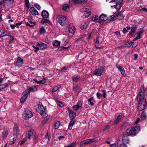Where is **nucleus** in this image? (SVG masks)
<instances>
[{"mask_svg": "<svg viewBox=\"0 0 147 147\" xmlns=\"http://www.w3.org/2000/svg\"><path fill=\"white\" fill-rule=\"evenodd\" d=\"M140 130V127L138 126H136L135 127L128 129L125 132V135L127 136H134Z\"/></svg>", "mask_w": 147, "mask_h": 147, "instance_id": "1", "label": "nucleus"}, {"mask_svg": "<svg viewBox=\"0 0 147 147\" xmlns=\"http://www.w3.org/2000/svg\"><path fill=\"white\" fill-rule=\"evenodd\" d=\"M138 102V109L139 111H142L146 108V101L145 98H137Z\"/></svg>", "mask_w": 147, "mask_h": 147, "instance_id": "2", "label": "nucleus"}, {"mask_svg": "<svg viewBox=\"0 0 147 147\" xmlns=\"http://www.w3.org/2000/svg\"><path fill=\"white\" fill-rule=\"evenodd\" d=\"M36 111L40 113L41 115L43 117H45V116L47 115L46 108L44 107L42 105H38V108L36 109Z\"/></svg>", "mask_w": 147, "mask_h": 147, "instance_id": "3", "label": "nucleus"}, {"mask_svg": "<svg viewBox=\"0 0 147 147\" xmlns=\"http://www.w3.org/2000/svg\"><path fill=\"white\" fill-rule=\"evenodd\" d=\"M57 20L61 25L63 26L65 24L66 18L61 15H59L57 17Z\"/></svg>", "mask_w": 147, "mask_h": 147, "instance_id": "4", "label": "nucleus"}, {"mask_svg": "<svg viewBox=\"0 0 147 147\" xmlns=\"http://www.w3.org/2000/svg\"><path fill=\"white\" fill-rule=\"evenodd\" d=\"M26 137L28 139L32 137H34L35 138H37V135L35 131L31 129L27 133Z\"/></svg>", "mask_w": 147, "mask_h": 147, "instance_id": "5", "label": "nucleus"}, {"mask_svg": "<svg viewBox=\"0 0 147 147\" xmlns=\"http://www.w3.org/2000/svg\"><path fill=\"white\" fill-rule=\"evenodd\" d=\"M96 141L95 139H88L82 141L80 145V146H84L86 145L91 144Z\"/></svg>", "mask_w": 147, "mask_h": 147, "instance_id": "6", "label": "nucleus"}, {"mask_svg": "<svg viewBox=\"0 0 147 147\" xmlns=\"http://www.w3.org/2000/svg\"><path fill=\"white\" fill-rule=\"evenodd\" d=\"M104 71V68L100 67L97 69H96L93 72V74L97 76H100L101 75Z\"/></svg>", "mask_w": 147, "mask_h": 147, "instance_id": "7", "label": "nucleus"}, {"mask_svg": "<svg viewBox=\"0 0 147 147\" xmlns=\"http://www.w3.org/2000/svg\"><path fill=\"white\" fill-rule=\"evenodd\" d=\"M23 115L26 119H28L33 116L32 112L28 110H25V112Z\"/></svg>", "mask_w": 147, "mask_h": 147, "instance_id": "8", "label": "nucleus"}, {"mask_svg": "<svg viewBox=\"0 0 147 147\" xmlns=\"http://www.w3.org/2000/svg\"><path fill=\"white\" fill-rule=\"evenodd\" d=\"M141 92L138 95L137 98H145V90L143 85L141 86L140 88Z\"/></svg>", "mask_w": 147, "mask_h": 147, "instance_id": "9", "label": "nucleus"}, {"mask_svg": "<svg viewBox=\"0 0 147 147\" xmlns=\"http://www.w3.org/2000/svg\"><path fill=\"white\" fill-rule=\"evenodd\" d=\"M19 133V129L18 125L17 123H15L14 126L13 127L14 136H17Z\"/></svg>", "mask_w": 147, "mask_h": 147, "instance_id": "10", "label": "nucleus"}, {"mask_svg": "<svg viewBox=\"0 0 147 147\" xmlns=\"http://www.w3.org/2000/svg\"><path fill=\"white\" fill-rule=\"evenodd\" d=\"M116 67L119 69V70L120 71L122 75L125 76V73L124 71V68L121 66L117 65H116Z\"/></svg>", "mask_w": 147, "mask_h": 147, "instance_id": "11", "label": "nucleus"}, {"mask_svg": "<svg viewBox=\"0 0 147 147\" xmlns=\"http://www.w3.org/2000/svg\"><path fill=\"white\" fill-rule=\"evenodd\" d=\"M75 30V28L72 24H70L69 26V31L71 34L74 33Z\"/></svg>", "mask_w": 147, "mask_h": 147, "instance_id": "12", "label": "nucleus"}, {"mask_svg": "<svg viewBox=\"0 0 147 147\" xmlns=\"http://www.w3.org/2000/svg\"><path fill=\"white\" fill-rule=\"evenodd\" d=\"M37 45L39 46L42 50L46 49L47 47V45L41 42H38L37 43Z\"/></svg>", "mask_w": 147, "mask_h": 147, "instance_id": "13", "label": "nucleus"}, {"mask_svg": "<svg viewBox=\"0 0 147 147\" xmlns=\"http://www.w3.org/2000/svg\"><path fill=\"white\" fill-rule=\"evenodd\" d=\"M69 115L70 119L72 120V119L76 117V113L72 110H69Z\"/></svg>", "mask_w": 147, "mask_h": 147, "instance_id": "14", "label": "nucleus"}, {"mask_svg": "<svg viewBox=\"0 0 147 147\" xmlns=\"http://www.w3.org/2000/svg\"><path fill=\"white\" fill-rule=\"evenodd\" d=\"M30 13L34 15H37L38 13L36 9L34 7H31L30 9Z\"/></svg>", "mask_w": 147, "mask_h": 147, "instance_id": "15", "label": "nucleus"}, {"mask_svg": "<svg viewBox=\"0 0 147 147\" xmlns=\"http://www.w3.org/2000/svg\"><path fill=\"white\" fill-rule=\"evenodd\" d=\"M82 105V103L81 102L79 101L78 102L77 104L73 107V110L75 111H76L79 108L81 107Z\"/></svg>", "mask_w": 147, "mask_h": 147, "instance_id": "16", "label": "nucleus"}, {"mask_svg": "<svg viewBox=\"0 0 147 147\" xmlns=\"http://www.w3.org/2000/svg\"><path fill=\"white\" fill-rule=\"evenodd\" d=\"M69 2L71 3L72 2L77 4L84 3L86 2L85 0H69Z\"/></svg>", "mask_w": 147, "mask_h": 147, "instance_id": "17", "label": "nucleus"}, {"mask_svg": "<svg viewBox=\"0 0 147 147\" xmlns=\"http://www.w3.org/2000/svg\"><path fill=\"white\" fill-rule=\"evenodd\" d=\"M41 16L43 18H47L49 16V13L47 11L44 10L42 11Z\"/></svg>", "mask_w": 147, "mask_h": 147, "instance_id": "18", "label": "nucleus"}, {"mask_svg": "<svg viewBox=\"0 0 147 147\" xmlns=\"http://www.w3.org/2000/svg\"><path fill=\"white\" fill-rule=\"evenodd\" d=\"M87 11H86L84 13V14L83 15L82 17L84 18H87L89 17L91 14V12L89 11V10L88 9Z\"/></svg>", "mask_w": 147, "mask_h": 147, "instance_id": "19", "label": "nucleus"}, {"mask_svg": "<svg viewBox=\"0 0 147 147\" xmlns=\"http://www.w3.org/2000/svg\"><path fill=\"white\" fill-rule=\"evenodd\" d=\"M88 26V24L86 21H84L81 23L80 26V28L82 30L85 29Z\"/></svg>", "mask_w": 147, "mask_h": 147, "instance_id": "20", "label": "nucleus"}, {"mask_svg": "<svg viewBox=\"0 0 147 147\" xmlns=\"http://www.w3.org/2000/svg\"><path fill=\"white\" fill-rule=\"evenodd\" d=\"M8 134V131L6 129H4L2 132V137L3 140H4L7 136Z\"/></svg>", "mask_w": 147, "mask_h": 147, "instance_id": "21", "label": "nucleus"}, {"mask_svg": "<svg viewBox=\"0 0 147 147\" xmlns=\"http://www.w3.org/2000/svg\"><path fill=\"white\" fill-rule=\"evenodd\" d=\"M23 94H24V95L23 96L21 97L20 100V101L21 103H23L24 102L25 99L27 98L28 95L24 93V92H23Z\"/></svg>", "mask_w": 147, "mask_h": 147, "instance_id": "22", "label": "nucleus"}, {"mask_svg": "<svg viewBox=\"0 0 147 147\" xmlns=\"http://www.w3.org/2000/svg\"><path fill=\"white\" fill-rule=\"evenodd\" d=\"M99 38L98 37L96 39L95 44V47L97 49H100L102 48L103 47L102 46L99 47L98 46V45L100 44L99 41Z\"/></svg>", "mask_w": 147, "mask_h": 147, "instance_id": "23", "label": "nucleus"}, {"mask_svg": "<svg viewBox=\"0 0 147 147\" xmlns=\"http://www.w3.org/2000/svg\"><path fill=\"white\" fill-rule=\"evenodd\" d=\"M33 91V89L32 88L29 86L28 87V89L26 90L24 92V93L28 95H29V93L32 91Z\"/></svg>", "mask_w": 147, "mask_h": 147, "instance_id": "24", "label": "nucleus"}, {"mask_svg": "<svg viewBox=\"0 0 147 147\" xmlns=\"http://www.w3.org/2000/svg\"><path fill=\"white\" fill-rule=\"evenodd\" d=\"M99 17L100 20L103 21H106L107 19V16L104 14H102L100 16H99Z\"/></svg>", "mask_w": 147, "mask_h": 147, "instance_id": "25", "label": "nucleus"}, {"mask_svg": "<svg viewBox=\"0 0 147 147\" xmlns=\"http://www.w3.org/2000/svg\"><path fill=\"white\" fill-rule=\"evenodd\" d=\"M92 20L93 21L99 22L100 20V17L97 15L93 16L92 18Z\"/></svg>", "mask_w": 147, "mask_h": 147, "instance_id": "26", "label": "nucleus"}, {"mask_svg": "<svg viewBox=\"0 0 147 147\" xmlns=\"http://www.w3.org/2000/svg\"><path fill=\"white\" fill-rule=\"evenodd\" d=\"M74 121L73 120H71V121L69 125L68 129L69 130H71L72 129V127L74 126Z\"/></svg>", "mask_w": 147, "mask_h": 147, "instance_id": "27", "label": "nucleus"}, {"mask_svg": "<svg viewBox=\"0 0 147 147\" xmlns=\"http://www.w3.org/2000/svg\"><path fill=\"white\" fill-rule=\"evenodd\" d=\"M60 125V122L59 121H55L54 124V127L55 129L58 128Z\"/></svg>", "mask_w": 147, "mask_h": 147, "instance_id": "28", "label": "nucleus"}, {"mask_svg": "<svg viewBox=\"0 0 147 147\" xmlns=\"http://www.w3.org/2000/svg\"><path fill=\"white\" fill-rule=\"evenodd\" d=\"M142 32V31H140L139 32L136 34V37L134 38L133 40V41H135L136 40L140 39V37L141 34Z\"/></svg>", "mask_w": 147, "mask_h": 147, "instance_id": "29", "label": "nucleus"}, {"mask_svg": "<svg viewBox=\"0 0 147 147\" xmlns=\"http://www.w3.org/2000/svg\"><path fill=\"white\" fill-rule=\"evenodd\" d=\"M122 116L121 115H119L117 116V118L115 120L114 123L115 124H117L119 122Z\"/></svg>", "mask_w": 147, "mask_h": 147, "instance_id": "30", "label": "nucleus"}, {"mask_svg": "<svg viewBox=\"0 0 147 147\" xmlns=\"http://www.w3.org/2000/svg\"><path fill=\"white\" fill-rule=\"evenodd\" d=\"M70 6L67 4H65L62 7V9L64 11H67L69 9Z\"/></svg>", "mask_w": 147, "mask_h": 147, "instance_id": "31", "label": "nucleus"}, {"mask_svg": "<svg viewBox=\"0 0 147 147\" xmlns=\"http://www.w3.org/2000/svg\"><path fill=\"white\" fill-rule=\"evenodd\" d=\"M117 18V14L115 13L114 15L111 16H110L109 20L111 21H113L116 19Z\"/></svg>", "mask_w": 147, "mask_h": 147, "instance_id": "32", "label": "nucleus"}, {"mask_svg": "<svg viewBox=\"0 0 147 147\" xmlns=\"http://www.w3.org/2000/svg\"><path fill=\"white\" fill-rule=\"evenodd\" d=\"M60 42L57 40L53 41V45L54 46H58L60 45Z\"/></svg>", "mask_w": 147, "mask_h": 147, "instance_id": "33", "label": "nucleus"}, {"mask_svg": "<svg viewBox=\"0 0 147 147\" xmlns=\"http://www.w3.org/2000/svg\"><path fill=\"white\" fill-rule=\"evenodd\" d=\"M122 141L123 143H127L129 142V139L127 136H124L122 138Z\"/></svg>", "mask_w": 147, "mask_h": 147, "instance_id": "34", "label": "nucleus"}, {"mask_svg": "<svg viewBox=\"0 0 147 147\" xmlns=\"http://www.w3.org/2000/svg\"><path fill=\"white\" fill-rule=\"evenodd\" d=\"M35 23L31 21L27 23V26H29L30 27L33 26L35 25Z\"/></svg>", "mask_w": 147, "mask_h": 147, "instance_id": "35", "label": "nucleus"}, {"mask_svg": "<svg viewBox=\"0 0 147 147\" xmlns=\"http://www.w3.org/2000/svg\"><path fill=\"white\" fill-rule=\"evenodd\" d=\"M121 3H116V5H115L114 6L117 10H119L120 9L121 6Z\"/></svg>", "mask_w": 147, "mask_h": 147, "instance_id": "36", "label": "nucleus"}, {"mask_svg": "<svg viewBox=\"0 0 147 147\" xmlns=\"http://www.w3.org/2000/svg\"><path fill=\"white\" fill-rule=\"evenodd\" d=\"M45 117L46 119L43 120L42 121V123L45 124L47 122L50 116L49 115H47V116H45V117Z\"/></svg>", "mask_w": 147, "mask_h": 147, "instance_id": "37", "label": "nucleus"}, {"mask_svg": "<svg viewBox=\"0 0 147 147\" xmlns=\"http://www.w3.org/2000/svg\"><path fill=\"white\" fill-rule=\"evenodd\" d=\"M93 100V97H92L89 98L88 100V102H89L90 105H91L92 106L94 105L93 103L92 102Z\"/></svg>", "mask_w": 147, "mask_h": 147, "instance_id": "38", "label": "nucleus"}, {"mask_svg": "<svg viewBox=\"0 0 147 147\" xmlns=\"http://www.w3.org/2000/svg\"><path fill=\"white\" fill-rule=\"evenodd\" d=\"M131 30L129 32V34H131L133 32H134L136 29V28L135 27H132L130 28Z\"/></svg>", "mask_w": 147, "mask_h": 147, "instance_id": "39", "label": "nucleus"}, {"mask_svg": "<svg viewBox=\"0 0 147 147\" xmlns=\"http://www.w3.org/2000/svg\"><path fill=\"white\" fill-rule=\"evenodd\" d=\"M8 85V84L7 83H5L4 84L0 85V86H2L3 87L2 88H0V90H2L4 89Z\"/></svg>", "mask_w": 147, "mask_h": 147, "instance_id": "40", "label": "nucleus"}, {"mask_svg": "<svg viewBox=\"0 0 147 147\" xmlns=\"http://www.w3.org/2000/svg\"><path fill=\"white\" fill-rule=\"evenodd\" d=\"M117 18L119 20H122L124 19V17L123 15L119 14L118 15Z\"/></svg>", "mask_w": 147, "mask_h": 147, "instance_id": "41", "label": "nucleus"}, {"mask_svg": "<svg viewBox=\"0 0 147 147\" xmlns=\"http://www.w3.org/2000/svg\"><path fill=\"white\" fill-rule=\"evenodd\" d=\"M141 116L143 119H145L146 118V113L144 111L141 114Z\"/></svg>", "mask_w": 147, "mask_h": 147, "instance_id": "42", "label": "nucleus"}, {"mask_svg": "<svg viewBox=\"0 0 147 147\" xmlns=\"http://www.w3.org/2000/svg\"><path fill=\"white\" fill-rule=\"evenodd\" d=\"M123 0H112L110 2V3L113 2H117V3H121Z\"/></svg>", "mask_w": 147, "mask_h": 147, "instance_id": "43", "label": "nucleus"}, {"mask_svg": "<svg viewBox=\"0 0 147 147\" xmlns=\"http://www.w3.org/2000/svg\"><path fill=\"white\" fill-rule=\"evenodd\" d=\"M130 29V27H127L126 28H124L123 29V32L124 33H126L127 31L128 30Z\"/></svg>", "mask_w": 147, "mask_h": 147, "instance_id": "44", "label": "nucleus"}, {"mask_svg": "<svg viewBox=\"0 0 147 147\" xmlns=\"http://www.w3.org/2000/svg\"><path fill=\"white\" fill-rule=\"evenodd\" d=\"M46 82V79L45 78H42V80H40V81H39V84H43L45 83Z\"/></svg>", "mask_w": 147, "mask_h": 147, "instance_id": "45", "label": "nucleus"}, {"mask_svg": "<svg viewBox=\"0 0 147 147\" xmlns=\"http://www.w3.org/2000/svg\"><path fill=\"white\" fill-rule=\"evenodd\" d=\"M23 60L20 57H18L16 61L17 63H23Z\"/></svg>", "mask_w": 147, "mask_h": 147, "instance_id": "46", "label": "nucleus"}, {"mask_svg": "<svg viewBox=\"0 0 147 147\" xmlns=\"http://www.w3.org/2000/svg\"><path fill=\"white\" fill-rule=\"evenodd\" d=\"M49 22V20L47 19H43L42 20L41 23L42 24H44V23H48Z\"/></svg>", "mask_w": 147, "mask_h": 147, "instance_id": "47", "label": "nucleus"}, {"mask_svg": "<svg viewBox=\"0 0 147 147\" xmlns=\"http://www.w3.org/2000/svg\"><path fill=\"white\" fill-rule=\"evenodd\" d=\"M76 142L74 141L71 144H69L68 146H66L64 147H73L75 144L76 143Z\"/></svg>", "mask_w": 147, "mask_h": 147, "instance_id": "48", "label": "nucleus"}, {"mask_svg": "<svg viewBox=\"0 0 147 147\" xmlns=\"http://www.w3.org/2000/svg\"><path fill=\"white\" fill-rule=\"evenodd\" d=\"M40 34H43L45 32V28L42 27L40 30Z\"/></svg>", "mask_w": 147, "mask_h": 147, "instance_id": "49", "label": "nucleus"}, {"mask_svg": "<svg viewBox=\"0 0 147 147\" xmlns=\"http://www.w3.org/2000/svg\"><path fill=\"white\" fill-rule=\"evenodd\" d=\"M7 31H5L3 32L1 34V36L2 37L7 36L8 35L7 34Z\"/></svg>", "mask_w": 147, "mask_h": 147, "instance_id": "50", "label": "nucleus"}, {"mask_svg": "<svg viewBox=\"0 0 147 147\" xmlns=\"http://www.w3.org/2000/svg\"><path fill=\"white\" fill-rule=\"evenodd\" d=\"M25 4L26 5V7L28 8H29V7L30 3L28 0H25Z\"/></svg>", "mask_w": 147, "mask_h": 147, "instance_id": "51", "label": "nucleus"}, {"mask_svg": "<svg viewBox=\"0 0 147 147\" xmlns=\"http://www.w3.org/2000/svg\"><path fill=\"white\" fill-rule=\"evenodd\" d=\"M57 104L59 105L61 107H63L64 105V103L63 102H58Z\"/></svg>", "mask_w": 147, "mask_h": 147, "instance_id": "52", "label": "nucleus"}, {"mask_svg": "<svg viewBox=\"0 0 147 147\" xmlns=\"http://www.w3.org/2000/svg\"><path fill=\"white\" fill-rule=\"evenodd\" d=\"M59 88L58 86H55L54 88L52 90V92H56V91H57V90H58Z\"/></svg>", "mask_w": 147, "mask_h": 147, "instance_id": "53", "label": "nucleus"}, {"mask_svg": "<svg viewBox=\"0 0 147 147\" xmlns=\"http://www.w3.org/2000/svg\"><path fill=\"white\" fill-rule=\"evenodd\" d=\"M35 7L38 9L40 10L41 8V7L40 5L38 4L35 3L34 5Z\"/></svg>", "mask_w": 147, "mask_h": 147, "instance_id": "54", "label": "nucleus"}, {"mask_svg": "<svg viewBox=\"0 0 147 147\" xmlns=\"http://www.w3.org/2000/svg\"><path fill=\"white\" fill-rule=\"evenodd\" d=\"M32 47L35 49L34 51L35 53H37L38 50L39 49V48L38 47H36L34 45H33L32 46Z\"/></svg>", "mask_w": 147, "mask_h": 147, "instance_id": "55", "label": "nucleus"}, {"mask_svg": "<svg viewBox=\"0 0 147 147\" xmlns=\"http://www.w3.org/2000/svg\"><path fill=\"white\" fill-rule=\"evenodd\" d=\"M110 129V127L109 126V125H106L104 129H103V131H106L107 130L109 129Z\"/></svg>", "mask_w": 147, "mask_h": 147, "instance_id": "56", "label": "nucleus"}, {"mask_svg": "<svg viewBox=\"0 0 147 147\" xmlns=\"http://www.w3.org/2000/svg\"><path fill=\"white\" fill-rule=\"evenodd\" d=\"M88 8H82L80 9V11L84 13L86 11H87Z\"/></svg>", "mask_w": 147, "mask_h": 147, "instance_id": "57", "label": "nucleus"}, {"mask_svg": "<svg viewBox=\"0 0 147 147\" xmlns=\"http://www.w3.org/2000/svg\"><path fill=\"white\" fill-rule=\"evenodd\" d=\"M118 146V144H111L110 146V147H117Z\"/></svg>", "mask_w": 147, "mask_h": 147, "instance_id": "58", "label": "nucleus"}, {"mask_svg": "<svg viewBox=\"0 0 147 147\" xmlns=\"http://www.w3.org/2000/svg\"><path fill=\"white\" fill-rule=\"evenodd\" d=\"M25 141L26 140L25 139H24L22 141H20L19 142V144L21 145H22L25 142Z\"/></svg>", "mask_w": 147, "mask_h": 147, "instance_id": "59", "label": "nucleus"}, {"mask_svg": "<svg viewBox=\"0 0 147 147\" xmlns=\"http://www.w3.org/2000/svg\"><path fill=\"white\" fill-rule=\"evenodd\" d=\"M78 76H76V77H75L73 78V80L75 82H76L78 81Z\"/></svg>", "mask_w": 147, "mask_h": 147, "instance_id": "60", "label": "nucleus"}, {"mask_svg": "<svg viewBox=\"0 0 147 147\" xmlns=\"http://www.w3.org/2000/svg\"><path fill=\"white\" fill-rule=\"evenodd\" d=\"M5 1H7L8 3H13L14 1V0H5Z\"/></svg>", "mask_w": 147, "mask_h": 147, "instance_id": "61", "label": "nucleus"}, {"mask_svg": "<svg viewBox=\"0 0 147 147\" xmlns=\"http://www.w3.org/2000/svg\"><path fill=\"white\" fill-rule=\"evenodd\" d=\"M133 43L134 42H127L126 43L125 45L128 46H131Z\"/></svg>", "mask_w": 147, "mask_h": 147, "instance_id": "62", "label": "nucleus"}, {"mask_svg": "<svg viewBox=\"0 0 147 147\" xmlns=\"http://www.w3.org/2000/svg\"><path fill=\"white\" fill-rule=\"evenodd\" d=\"M140 119L139 118H137L136 119V120L135 123V124H137L140 121Z\"/></svg>", "mask_w": 147, "mask_h": 147, "instance_id": "63", "label": "nucleus"}, {"mask_svg": "<svg viewBox=\"0 0 147 147\" xmlns=\"http://www.w3.org/2000/svg\"><path fill=\"white\" fill-rule=\"evenodd\" d=\"M120 147H127L126 145L124 143H122L120 144Z\"/></svg>", "mask_w": 147, "mask_h": 147, "instance_id": "64", "label": "nucleus"}]
</instances>
